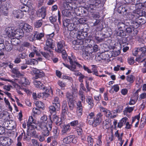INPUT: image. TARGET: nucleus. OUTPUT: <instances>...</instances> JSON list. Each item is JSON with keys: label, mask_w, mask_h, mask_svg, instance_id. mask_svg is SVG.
<instances>
[{"label": "nucleus", "mask_w": 146, "mask_h": 146, "mask_svg": "<svg viewBox=\"0 0 146 146\" xmlns=\"http://www.w3.org/2000/svg\"><path fill=\"white\" fill-rule=\"evenodd\" d=\"M69 19H67L63 22L64 27H67L68 30L66 32L64 31L65 35L69 33L70 36L73 38H77V40L72 41V47L74 49H79L80 45L84 44V40L87 35L86 33L79 31V25L71 23Z\"/></svg>", "instance_id": "f257e3e1"}, {"label": "nucleus", "mask_w": 146, "mask_h": 146, "mask_svg": "<svg viewBox=\"0 0 146 146\" xmlns=\"http://www.w3.org/2000/svg\"><path fill=\"white\" fill-rule=\"evenodd\" d=\"M38 125L43 135L44 136L49 135L50 131L52 129V122H48L47 116L43 115L41 117Z\"/></svg>", "instance_id": "f03ea898"}, {"label": "nucleus", "mask_w": 146, "mask_h": 146, "mask_svg": "<svg viewBox=\"0 0 146 146\" xmlns=\"http://www.w3.org/2000/svg\"><path fill=\"white\" fill-rule=\"evenodd\" d=\"M103 115L101 113H98L95 117L93 112L90 113L88 115V118L90 119L88 120V123L94 127L99 125L102 122Z\"/></svg>", "instance_id": "7ed1b4c3"}, {"label": "nucleus", "mask_w": 146, "mask_h": 146, "mask_svg": "<svg viewBox=\"0 0 146 146\" xmlns=\"http://www.w3.org/2000/svg\"><path fill=\"white\" fill-rule=\"evenodd\" d=\"M68 59L69 60L70 65L64 63H63V64L64 66L68 68L70 70L75 71V72L74 74L75 75L77 76H80L82 74L81 73L78 71H76V66L80 68L81 66V65L75 62L73 56L68 57Z\"/></svg>", "instance_id": "20e7f679"}, {"label": "nucleus", "mask_w": 146, "mask_h": 146, "mask_svg": "<svg viewBox=\"0 0 146 146\" xmlns=\"http://www.w3.org/2000/svg\"><path fill=\"white\" fill-rule=\"evenodd\" d=\"M77 90L73 89L71 93L67 92L66 96L71 110H72L74 106L75 98L77 96Z\"/></svg>", "instance_id": "39448f33"}, {"label": "nucleus", "mask_w": 146, "mask_h": 146, "mask_svg": "<svg viewBox=\"0 0 146 146\" xmlns=\"http://www.w3.org/2000/svg\"><path fill=\"white\" fill-rule=\"evenodd\" d=\"M133 53L135 56L137 55L139 56L135 59L137 61L142 62L145 59V55L146 54V48L145 47H138L135 49Z\"/></svg>", "instance_id": "423d86ee"}, {"label": "nucleus", "mask_w": 146, "mask_h": 146, "mask_svg": "<svg viewBox=\"0 0 146 146\" xmlns=\"http://www.w3.org/2000/svg\"><path fill=\"white\" fill-rule=\"evenodd\" d=\"M18 33H19V32L18 31L12 29V28H8V29L6 31V33L8 36L11 38V43L13 45H15L19 43L18 39L14 37L15 36H16L17 35H19Z\"/></svg>", "instance_id": "0eeeda50"}, {"label": "nucleus", "mask_w": 146, "mask_h": 146, "mask_svg": "<svg viewBox=\"0 0 146 146\" xmlns=\"http://www.w3.org/2000/svg\"><path fill=\"white\" fill-rule=\"evenodd\" d=\"M100 111L104 112L105 115L107 117L110 119H113L117 116V113L114 111H110L102 107H100Z\"/></svg>", "instance_id": "6e6552de"}, {"label": "nucleus", "mask_w": 146, "mask_h": 146, "mask_svg": "<svg viewBox=\"0 0 146 146\" xmlns=\"http://www.w3.org/2000/svg\"><path fill=\"white\" fill-rule=\"evenodd\" d=\"M117 27L116 29V34L117 36H124L123 30L125 28V25L122 22H118L117 24Z\"/></svg>", "instance_id": "1a4fd4ad"}, {"label": "nucleus", "mask_w": 146, "mask_h": 146, "mask_svg": "<svg viewBox=\"0 0 146 146\" xmlns=\"http://www.w3.org/2000/svg\"><path fill=\"white\" fill-rule=\"evenodd\" d=\"M69 3H66L64 4L65 9L62 11V15L64 16L69 17L71 15V11H72V8L67 5Z\"/></svg>", "instance_id": "9d476101"}, {"label": "nucleus", "mask_w": 146, "mask_h": 146, "mask_svg": "<svg viewBox=\"0 0 146 146\" xmlns=\"http://www.w3.org/2000/svg\"><path fill=\"white\" fill-rule=\"evenodd\" d=\"M123 133L121 134L119 133L118 130L115 133V136L117 138V140L119 142L117 143V146H122L124 142L123 139Z\"/></svg>", "instance_id": "9b49d317"}, {"label": "nucleus", "mask_w": 146, "mask_h": 146, "mask_svg": "<svg viewBox=\"0 0 146 146\" xmlns=\"http://www.w3.org/2000/svg\"><path fill=\"white\" fill-rule=\"evenodd\" d=\"M64 42L62 40L58 42L57 44L58 49L57 51L59 53L65 54V50H64Z\"/></svg>", "instance_id": "f8f14e48"}, {"label": "nucleus", "mask_w": 146, "mask_h": 146, "mask_svg": "<svg viewBox=\"0 0 146 146\" xmlns=\"http://www.w3.org/2000/svg\"><path fill=\"white\" fill-rule=\"evenodd\" d=\"M15 81L17 82L19 84H21L24 86L28 85L30 83L28 80L24 77H22L20 80L15 79Z\"/></svg>", "instance_id": "ddd939ff"}, {"label": "nucleus", "mask_w": 146, "mask_h": 146, "mask_svg": "<svg viewBox=\"0 0 146 146\" xmlns=\"http://www.w3.org/2000/svg\"><path fill=\"white\" fill-rule=\"evenodd\" d=\"M67 6L71 7L72 10H74L75 13L77 15H80V14L78 12H79V10L80 7L79 8L77 7V5L75 3H70L67 4Z\"/></svg>", "instance_id": "4468645a"}, {"label": "nucleus", "mask_w": 146, "mask_h": 146, "mask_svg": "<svg viewBox=\"0 0 146 146\" xmlns=\"http://www.w3.org/2000/svg\"><path fill=\"white\" fill-rule=\"evenodd\" d=\"M13 16L17 18L21 19L24 15L21 10H14L13 12Z\"/></svg>", "instance_id": "2eb2a0df"}, {"label": "nucleus", "mask_w": 146, "mask_h": 146, "mask_svg": "<svg viewBox=\"0 0 146 146\" xmlns=\"http://www.w3.org/2000/svg\"><path fill=\"white\" fill-rule=\"evenodd\" d=\"M5 127H7V129L11 130L15 129L16 126L15 123L14 121H7L5 122Z\"/></svg>", "instance_id": "dca6fc26"}, {"label": "nucleus", "mask_w": 146, "mask_h": 146, "mask_svg": "<svg viewBox=\"0 0 146 146\" xmlns=\"http://www.w3.org/2000/svg\"><path fill=\"white\" fill-rule=\"evenodd\" d=\"M53 41L52 39H47L46 42V46L44 47L45 50H49L50 48H53Z\"/></svg>", "instance_id": "f3484780"}, {"label": "nucleus", "mask_w": 146, "mask_h": 146, "mask_svg": "<svg viewBox=\"0 0 146 146\" xmlns=\"http://www.w3.org/2000/svg\"><path fill=\"white\" fill-rule=\"evenodd\" d=\"M32 72L35 74V78L36 79L42 77L44 75V74L42 71H41L35 68H33L32 70Z\"/></svg>", "instance_id": "a211bd4d"}, {"label": "nucleus", "mask_w": 146, "mask_h": 146, "mask_svg": "<svg viewBox=\"0 0 146 146\" xmlns=\"http://www.w3.org/2000/svg\"><path fill=\"white\" fill-rule=\"evenodd\" d=\"M50 122H52V123L53 122L57 125H60L62 123L61 119L55 115H53L52 118L51 119V121Z\"/></svg>", "instance_id": "6ab92c4d"}, {"label": "nucleus", "mask_w": 146, "mask_h": 146, "mask_svg": "<svg viewBox=\"0 0 146 146\" xmlns=\"http://www.w3.org/2000/svg\"><path fill=\"white\" fill-rule=\"evenodd\" d=\"M46 10L43 7L39 9L37 12V15L38 17H41L44 19L46 15Z\"/></svg>", "instance_id": "aec40b11"}, {"label": "nucleus", "mask_w": 146, "mask_h": 146, "mask_svg": "<svg viewBox=\"0 0 146 146\" xmlns=\"http://www.w3.org/2000/svg\"><path fill=\"white\" fill-rule=\"evenodd\" d=\"M134 106L129 107V106H127L123 111L124 115L128 116L129 115V114L132 113L134 109Z\"/></svg>", "instance_id": "412c9836"}, {"label": "nucleus", "mask_w": 146, "mask_h": 146, "mask_svg": "<svg viewBox=\"0 0 146 146\" xmlns=\"http://www.w3.org/2000/svg\"><path fill=\"white\" fill-rule=\"evenodd\" d=\"M33 83L35 87L40 89H44L45 86L40 81L36 80H34L33 81Z\"/></svg>", "instance_id": "4be33fe9"}, {"label": "nucleus", "mask_w": 146, "mask_h": 146, "mask_svg": "<svg viewBox=\"0 0 146 146\" xmlns=\"http://www.w3.org/2000/svg\"><path fill=\"white\" fill-rule=\"evenodd\" d=\"M22 26L23 29L26 32L29 33L33 30L32 27L27 23H25Z\"/></svg>", "instance_id": "5701e85b"}, {"label": "nucleus", "mask_w": 146, "mask_h": 146, "mask_svg": "<svg viewBox=\"0 0 146 146\" xmlns=\"http://www.w3.org/2000/svg\"><path fill=\"white\" fill-rule=\"evenodd\" d=\"M70 126L69 125H64L61 131V134L62 135L66 134L67 133L70 131Z\"/></svg>", "instance_id": "b1692460"}, {"label": "nucleus", "mask_w": 146, "mask_h": 146, "mask_svg": "<svg viewBox=\"0 0 146 146\" xmlns=\"http://www.w3.org/2000/svg\"><path fill=\"white\" fill-rule=\"evenodd\" d=\"M52 104L55 106H56V109L57 110L60 109V101L58 97H56L54 98L52 102Z\"/></svg>", "instance_id": "393cba45"}, {"label": "nucleus", "mask_w": 146, "mask_h": 146, "mask_svg": "<svg viewBox=\"0 0 146 146\" xmlns=\"http://www.w3.org/2000/svg\"><path fill=\"white\" fill-rule=\"evenodd\" d=\"M111 125L110 121L108 119H106L103 122V127L105 129L108 128L110 127Z\"/></svg>", "instance_id": "a878e982"}, {"label": "nucleus", "mask_w": 146, "mask_h": 146, "mask_svg": "<svg viewBox=\"0 0 146 146\" xmlns=\"http://www.w3.org/2000/svg\"><path fill=\"white\" fill-rule=\"evenodd\" d=\"M48 51L47 52H41L42 54L44 56L45 58L48 59L52 55V52L49 49V50H46Z\"/></svg>", "instance_id": "bb28decb"}, {"label": "nucleus", "mask_w": 146, "mask_h": 146, "mask_svg": "<svg viewBox=\"0 0 146 146\" xmlns=\"http://www.w3.org/2000/svg\"><path fill=\"white\" fill-rule=\"evenodd\" d=\"M31 135L34 136L35 137L38 138L40 141H42L44 140V137L41 135H38L35 131H33L32 132Z\"/></svg>", "instance_id": "cd10ccee"}, {"label": "nucleus", "mask_w": 146, "mask_h": 146, "mask_svg": "<svg viewBox=\"0 0 146 146\" xmlns=\"http://www.w3.org/2000/svg\"><path fill=\"white\" fill-rule=\"evenodd\" d=\"M49 111L51 114H53V115H55L56 113V111H58L59 109L57 110L56 109V106L55 105L53 106H50L49 108Z\"/></svg>", "instance_id": "c85d7f7f"}, {"label": "nucleus", "mask_w": 146, "mask_h": 146, "mask_svg": "<svg viewBox=\"0 0 146 146\" xmlns=\"http://www.w3.org/2000/svg\"><path fill=\"white\" fill-rule=\"evenodd\" d=\"M1 13L5 15H7L8 14V8L5 5L2 6L0 7Z\"/></svg>", "instance_id": "c756f323"}, {"label": "nucleus", "mask_w": 146, "mask_h": 146, "mask_svg": "<svg viewBox=\"0 0 146 146\" xmlns=\"http://www.w3.org/2000/svg\"><path fill=\"white\" fill-rule=\"evenodd\" d=\"M71 137L72 135H70L64 138L62 140L63 143L66 144H69L71 143L72 139L71 138Z\"/></svg>", "instance_id": "7c9ffc66"}, {"label": "nucleus", "mask_w": 146, "mask_h": 146, "mask_svg": "<svg viewBox=\"0 0 146 146\" xmlns=\"http://www.w3.org/2000/svg\"><path fill=\"white\" fill-rule=\"evenodd\" d=\"M3 144L5 146H9L12 142V140L10 138L6 137L4 139Z\"/></svg>", "instance_id": "2f4dec72"}, {"label": "nucleus", "mask_w": 146, "mask_h": 146, "mask_svg": "<svg viewBox=\"0 0 146 146\" xmlns=\"http://www.w3.org/2000/svg\"><path fill=\"white\" fill-rule=\"evenodd\" d=\"M117 107L116 110H115L114 111H115L116 113L121 112L123 109V106L121 104L119 103L117 104Z\"/></svg>", "instance_id": "473e14b6"}, {"label": "nucleus", "mask_w": 146, "mask_h": 146, "mask_svg": "<svg viewBox=\"0 0 146 146\" xmlns=\"http://www.w3.org/2000/svg\"><path fill=\"white\" fill-rule=\"evenodd\" d=\"M86 102L90 105V108H92L94 106V100L92 97H89L86 100Z\"/></svg>", "instance_id": "72a5a7b5"}, {"label": "nucleus", "mask_w": 146, "mask_h": 146, "mask_svg": "<svg viewBox=\"0 0 146 146\" xmlns=\"http://www.w3.org/2000/svg\"><path fill=\"white\" fill-rule=\"evenodd\" d=\"M41 113L39 108H34L33 109V115H39Z\"/></svg>", "instance_id": "f704fd0d"}, {"label": "nucleus", "mask_w": 146, "mask_h": 146, "mask_svg": "<svg viewBox=\"0 0 146 146\" xmlns=\"http://www.w3.org/2000/svg\"><path fill=\"white\" fill-rule=\"evenodd\" d=\"M87 141L88 146H92L93 144L94 141L93 139L90 136H88L87 138Z\"/></svg>", "instance_id": "c9c22d12"}, {"label": "nucleus", "mask_w": 146, "mask_h": 146, "mask_svg": "<svg viewBox=\"0 0 146 146\" xmlns=\"http://www.w3.org/2000/svg\"><path fill=\"white\" fill-rule=\"evenodd\" d=\"M133 4L135 6V7L138 9H140L141 7L138 6V5L141 6L142 5V4L140 3L141 1H139V0H133Z\"/></svg>", "instance_id": "e433bc0d"}, {"label": "nucleus", "mask_w": 146, "mask_h": 146, "mask_svg": "<svg viewBox=\"0 0 146 146\" xmlns=\"http://www.w3.org/2000/svg\"><path fill=\"white\" fill-rule=\"evenodd\" d=\"M0 47H2V48H0V57L4 55V52L5 51V49L4 44L0 43Z\"/></svg>", "instance_id": "4c0bfd02"}, {"label": "nucleus", "mask_w": 146, "mask_h": 146, "mask_svg": "<svg viewBox=\"0 0 146 146\" xmlns=\"http://www.w3.org/2000/svg\"><path fill=\"white\" fill-rule=\"evenodd\" d=\"M35 38L37 40H40L44 36V34L43 33H36L34 35Z\"/></svg>", "instance_id": "58836bf2"}, {"label": "nucleus", "mask_w": 146, "mask_h": 146, "mask_svg": "<svg viewBox=\"0 0 146 146\" xmlns=\"http://www.w3.org/2000/svg\"><path fill=\"white\" fill-rule=\"evenodd\" d=\"M135 79V77L132 75H129L127 76V81L130 83H133Z\"/></svg>", "instance_id": "ea45409f"}, {"label": "nucleus", "mask_w": 146, "mask_h": 146, "mask_svg": "<svg viewBox=\"0 0 146 146\" xmlns=\"http://www.w3.org/2000/svg\"><path fill=\"white\" fill-rule=\"evenodd\" d=\"M34 123V121L33 117L32 116H30L27 122L28 127H29V126L32 125V124Z\"/></svg>", "instance_id": "a19ab883"}, {"label": "nucleus", "mask_w": 146, "mask_h": 146, "mask_svg": "<svg viewBox=\"0 0 146 146\" xmlns=\"http://www.w3.org/2000/svg\"><path fill=\"white\" fill-rule=\"evenodd\" d=\"M42 23V19L36 21L34 24L35 27L37 28L41 27Z\"/></svg>", "instance_id": "79ce46f5"}, {"label": "nucleus", "mask_w": 146, "mask_h": 146, "mask_svg": "<svg viewBox=\"0 0 146 146\" xmlns=\"http://www.w3.org/2000/svg\"><path fill=\"white\" fill-rule=\"evenodd\" d=\"M102 136L101 135H99L98 137V139L96 141V144L95 146H96V145H98L100 146L102 144V142L101 141Z\"/></svg>", "instance_id": "37998d69"}, {"label": "nucleus", "mask_w": 146, "mask_h": 146, "mask_svg": "<svg viewBox=\"0 0 146 146\" xmlns=\"http://www.w3.org/2000/svg\"><path fill=\"white\" fill-rule=\"evenodd\" d=\"M49 94L46 92L40 93L37 95V98H43L44 97H46L48 96Z\"/></svg>", "instance_id": "c03bdc74"}, {"label": "nucleus", "mask_w": 146, "mask_h": 146, "mask_svg": "<svg viewBox=\"0 0 146 146\" xmlns=\"http://www.w3.org/2000/svg\"><path fill=\"white\" fill-rule=\"evenodd\" d=\"M4 100L6 105L8 106L9 109L10 110H12V108L10 105V103L9 100L7 99L6 98H4Z\"/></svg>", "instance_id": "a18cd8bd"}, {"label": "nucleus", "mask_w": 146, "mask_h": 146, "mask_svg": "<svg viewBox=\"0 0 146 146\" xmlns=\"http://www.w3.org/2000/svg\"><path fill=\"white\" fill-rule=\"evenodd\" d=\"M12 72L13 73L16 74L18 76L21 75V73L18 71V69L16 68H14L12 69Z\"/></svg>", "instance_id": "49530a36"}, {"label": "nucleus", "mask_w": 146, "mask_h": 146, "mask_svg": "<svg viewBox=\"0 0 146 146\" xmlns=\"http://www.w3.org/2000/svg\"><path fill=\"white\" fill-rule=\"evenodd\" d=\"M79 94L80 96V98L82 101L83 102H85V96L83 94V92L81 91H79Z\"/></svg>", "instance_id": "de8ad7c7"}, {"label": "nucleus", "mask_w": 146, "mask_h": 146, "mask_svg": "<svg viewBox=\"0 0 146 146\" xmlns=\"http://www.w3.org/2000/svg\"><path fill=\"white\" fill-rule=\"evenodd\" d=\"M133 30L132 31L131 33H130L129 35L133 37L136 36L138 33V31L135 28H133Z\"/></svg>", "instance_id": "09e8293b"}, {"label": "nucleus", "mask_w": 146, "mask_h": 146, "mask_svg": "<svg viewBox=\"0 0 146 146\" xmlns=\"http://www.w3.org/2000/svg\"><path fill=\"white\" fill-rule=\"evenodd\" d=\"M127 27V26L125 25V28L126 29L125 31H126V32L129 35L130 33H131L132 31L133 30V28L131 26L128 27Z\"/></svg>", "instance_id": "8fccbe9b"}, {"label": "nucleus", "mask_w": 146, "mask_h": 146, "mask_svg": "<svg viewBox=\"0 0 146 146\" xmlns=\"http://www.w3.org/2000/svg\"><path fill=\"white\" fill-rule=\"evenodd\" d=\"M129 18L130 20H134L135 19H136L138 17V15L137 13H134L131 15H129Z\"/></svg>", "instance_id": "3c124183"}, {"label": "nucleus", "mask_w": 146, "mask_h": 146, "mask_svg": "<svg viewBox=\"0 0 146 146\" xmlns=\"http://www.w3.org/2000/svg\"><path fill=\"white\" fill-rule=\"evenodd\" d=\"M31 49L32 50V52H33L36 54V55L38 56H39L40 55L38 51V48H37L33 46L31 47Z\"/></svg>", "instance_id": "603ef678"}, {"label": "nucleus", "mask_w": 146, "mask_h": 146, "mask_svg": "<svg viewBox=\"0 0 146 146\" xmlns=\"http://www.w3.org/2000/svg\"><path fill=\"white\" fill-rule=\"evenodd\" d=\"M36 106L38 107V108H42L44 105L43 103L41 102L40 101H38L36 102L35 103Z\"/></svg>", "instance_id": "864d4df0"}, {"label": "nucleus", "mask_w": 146, "mask_h": 146, "mask_svg": "<svg viewBox=\"0 0 146 146\" xmlns=\"http://www.w3.org/2000/svg\"><path fill=\"white\" fill-rule=\"evenodd\" d=\"M78 23L83 24H84L87 21L86 19L85 18H82L77 20Z\"/></svg>", "instance_id": "5fc2aeb1"}, {"label": "nucleus", "mask_w": 146, "mask_h": 146, "mask_svg": "<svg viewBox=\"0 0 146 146\" xmlns=\"http://www.w3.org/2000/svg\"><path fill=\"white\" fill-rule=\"evenodd\" d=\"M78 121L77 120H75L72 121L70 123L71 126L75 127L77 126L78 124Z\"/></svg>", "instance_id": "6e6d98bb"}, {"label": "nucleus", "mask_w": 146, "mask_h": 146, "mask_svg": "<svg viewBox=\"0 0 146 146\" xmlns=\"http://www.w3.org/2000/svg\"><path fill=\"white\" fill-rule=\"evenodd\" d=\"M49 20L52 23H53L56 21V17L55 15L51 16L49 17Z\"/></svg>", "instance_id": "4d7b16f0"}, {"label": "nucleus", "mask_w": 146, "mask_h": 146, "mask_svg": "<svg viewBox=\"0 0 146 146\" xmlns=\"http://www.w3.org/2000/svg\"><path fill=\"white\" fill-rule=\"evenodd\" d=\"M131 26L133 28L137 29V28L139 27V24L136 22L133 21Z\"/></svg>", "instance_id": "13d9d810"}, {"label": "nucleus", "mask_w": 146, "mask_h": 146, "mask_svg": "<svg viewBox=\"0 0 146 146\" xmlns=\"http://www.w3.org/2000/svg\"><path fill=\"white\" fill-rule=\"evenodd\" d=\"M82 109H77L76 112L77 115L78 117H80L82 114Z\"/></svg>", "instance_id": "bf43d9fd"}, {"label": "nucleus", "mask_w": 146, "mask_h": 146, "mask_svg": "<svg viewBox=\"0 0 146 146\" xmlns=\"http://www.w3.org/2000/svg\"><path fill=\"white\" fill-rule=\"evenodd\" d=\"M76 131L78 135H82L83 131L81 127H77L76 129Z\"/></svg>", "instance_id": "052dcab7"}, {"label": "nucleus", "mask_w": 146, "mask_h": 146, "mask_svg": "<svg viewBox=\"0 0 146 146\" xmlns=\"http://www.w3.org/2000/svg\"><path fill=\"white\" fill-rule=\"evenodd\" d=\"M38 62L37 60L35 59H31L30 60V64L31 65H35L38 63Z\"/></svg>", "instance_id": "680f3d73"}, {"label": "nucleus", "mask_w": 146, "mask_h": 146, "mask_svg": "<svg viewBox=\"0 0 146 146\" xmlns=\"http://www.w3.org/2000/svg\"><path fill=\"white\" fill-rule=\"evenodd\" d=\"M12 87V86L11 85H4L3 86V88L4 89L7 91H9L11 90V88Z\"/></svg>", "instance_id": "e2e57ef3"}, {"label": "nucleus", "mask_w": 146, "mask_h": 146, "mask_svg": "<svg viewBox=\"0 0 146 146\" xmlns=\"http://www.w3.org/2000/svg\"><path fill=\"white\" fill-rule=\"evenodd\" d=\"M94 99L96 101H99L100 100L101 96L100 94H99L98 96L95 95L94 97Z\"/></svg>", "instance_id": "0e129e2a"}, {"label": "nucleus", "mask_w": 146, "mask_h": 146, "mask_svg": "<svg viewBox=\"0 0 146 146\" xmlns=\"http://www.w3.org/2000/svg\"><path fill=\"white\" fill-rule=\"evenodd\" d=\"M56 94L60 96H62L63 95L62 92L58 89L56 90Z\"/></svg>", "instance_id": "69168bd1"}, {"label": "nucleus", "mask_w": 146, "mask_h": 146, "mask_svg": "<svg viewBox=\"0 0 146 146\" xmlns=\"http://www.w3.org/2000/svg\"><path fill=\"white\" fill-rule=\"evenodd\" d=\"M58 85L62 88L64 87L66 85L64 83L60 80L58 82Z\"/></svg>", "instance_id": "338daca9"}, {"label": "nucleus", "mask_w": 146, "mask_h": 146, "mask_svg": "<svg viewBox=\"0 0 146 146\" xmlns=\"http://www.w3.org/2000/svg\"><path fill=\"white\" fill-rule=\"evenodd\" d=\"M95 7H96L94 5V4H90L88 8V10L92 12V11H91L94 10L95 8Z\"/></svg>", "instance_id": "774afa93"}]
</instances>
